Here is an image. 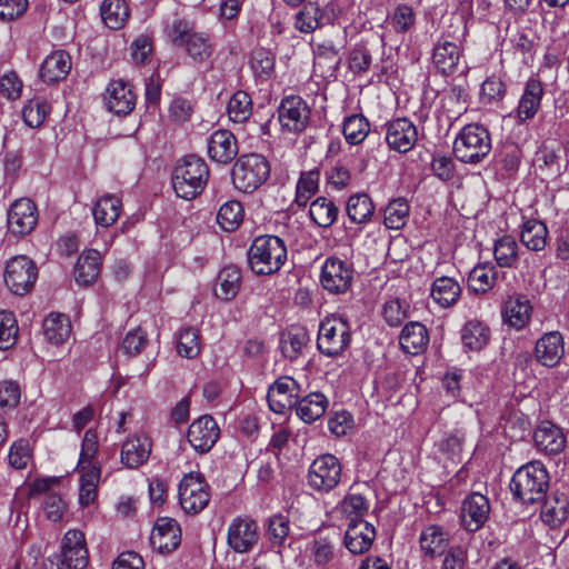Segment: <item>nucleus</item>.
Masks as SVG:
<instances>
[{
	"instance_id": "nucleus-1",
	"label": "nucleus",
	"mask_w": 569,
	"mask_h": 569,
	"mask_svg": "<svg viewBox=\"0 0 569 569\" xmlns=\"http://www.w3.org/2000/svg\"><path fill=\"white\" fill-rule=\"evenodd\" d=\"M209 179V167L194 154L183 157L173 168L171 180L176 194L191 200L202 193Z\"/></svg>"
},
{
	"instance_id": "nucleus-2",
	"label": "nucleus",
	"mask_w": 569,
	"mask_h": 569,
	"mask_svg": "<svg viewBox=\"0 0 569 569\" xmlns=\"http://www.w3.org/2000/svg\"><path fill=\"white\" fill-rule=\"evenodd\" d=\"M548 487L549 473L539 461H532L520 467L513 473L510 482L513 497L527 505L543 500Z\"/></svg>"
},
{
	"instance_id": "nucleus-3",
	"label": "nucleus",
	"mask_w": 569,
	"mask_h": 569,
	"mask_svg": "<svg viewBox=\"0 0 569 569\" xmlns=\"http://www.w3.org/2000/svg\"><path fill=\"white\" fill-rule=\"evenodd\" d=\"M248 263L257 274L277 272L287 259V248L283 240L277 236L257 237L248 249Z\"/></svg>"
},
{
	"instance_id": "nucleus-4",
	"label": "nucleus",
	"mask_w": 569,
	"mask_h": 569,
	"mask_svg": "<svg viewBox=\"0 0 569 569\" xmlns=\"http://www.w3.org/2000/svg\"><path fill=\"white\" fill-rule=\"evenodd\" d=\"M168 41L182 48L194 61L202 62L212 54V47L206 33L194 31L193 24L186 19H174L164 28Z\"/></svg>"
},
{
	"instance_id": "nucleus-5",
	"label": "nucleus",
	"mask_w": 569,
	"mask_h": 569,
	"mask_svg": "<svg viewBox=\"0 0 569 569\" xmlns=\"http://www.w3.org/2000/svg\"><path fill=\"white\" fill-rule=\"evenodd\" d=\"M491 150L489 131L478 123L465 126L457 134L452 151L460 162L477 164L481 162Z\"/></svg>"
},
{
	"instance_id": "nucleus-6",
	"label": "nucleus",
	"mask_w": 569,
	"mask_h": 569,
	"mask_svg": "<svg viewBox=\"0 0 569 569\" xmlns=\"http://www.w3.org/2000/svg\"><path fill=\"white\" fill-rule=\"evenodd\" d=\"M270 176V164L262 154L240 156L231 171L233 186L242 192L250 193L261 187Z\"/></svg>"
},
{
	"instance_id": "nucleus-7",
	"label": "nucleus",
	"mask_w": 569,
	"mask_h": 569,
	"mask_svg": "<svg viewBox=\"0 0 569 569\" xmlns=\"http://www.w3.org/2000/svg\"><path fill=\"white\" fill-rule=\"evenodd\" d=\"M349 323L341 317H326L319 327L317 347L328 357L340 356L350 345Z\"/></svg>"
},
{
	"instance_id": "nucleus-8",
	"label": "nucleus",
	"mask_w": 569,
	"mask_h": 569,
	"mask_svg": "<svg viewBox=\"0 0 569 569\" xmlns=\"http://www.w3.org/2000/svg\"><path fill=\"white\" fill-rule=\"evenodd\" d=\"M211 498L210 486L199 472L183 476L179 485V502L184 512L197 515L202 511Z\"/></svg>"
},
{
	"instance_id": "nucleus-9",
	"label": "nucleus",
	"mask_w": 569,
	"mask_h": 569,
	"mask_svg": "<svg viewBox=\"0 0 569 569\" xmlns=\"http://www.w3.org/2000/svg\"><path fill=\"white\" fill-rule=\"evenodd\" d=\"M38 278L36 263L26 256L11 258L4 270V283L9 290L17 295L28 293L34 286Z\"/></svg>"
},
{
	"instance_id": "nucleus-10",
	"label": "nucleus",
	"mask_w": 569,
	"mask_h": 569,
	"mask_svg": "<svg viewBox=\"0 0 569 569\" xmlns=\"http://www.w3.org/2000/svg\"><path fill=\"white\" fill-rule=\"evenodd\" d=\"M341 479V465L330 453L321 455L313 460L308 472L309 486L319 492H329Z\"/></svg>"
},
{
	"instance_id": "nucleus-11",
	"label": "nucleus",
	"mask_w": 569,
	"mask_h": 569,
	"mask_svg": "<svg viewBox=\"0 0 569 569\" xmlns=\"http://www.w3.org/2000/svg\"><path fill=\"white\" fill-rule=\"evenodd\" d=\"M311 110L299 96H289L282 99L278 108V120L281 128L289 132H302L310 120Z\"/></svg>"
},
{
	"instance_id": "nucleus-12",
	"label": "nucleus",
	"mask_w": 569,
	"mask_h": 569,
	"mask_svg": "<svg viewBox=\"0 0 569 569\" xmlns=\"http://www.w3.org/2000/svg\"><path fill=\"white\" fill-rule=\"evenodd\" d=\"M259 538V527L249 517H237L228 527L227 543L237 553L251 551Z\"/></svg>"
},
{
	"instance_id": "nucleus-13",
	"label": "nucleus",
	"mask_w": 569,
	"mask_h": 569,
	"mask_svg": "<svg viewBox=\"0 0 569 569\" xmlns=\"http://www.w3.org/2000/svg\"><path fill=\"white\" fill-rule=\"evenodd\" d=\"M301 387L291 377L278 378L268 389L267 400L270 410L276 413H284L297 405L300 398Z\"/></svg>"
},
{
	"instance_id": "nucleus-14",
	"label": "nucleus",
	"mask_w": 569,
	"mask_h": 569,
	"mask_svg": "<svg viewBox=\"0 0 569 569\" xmlns=\"http://www.w3.org/2000/svg\"><path fill=\"white\" fill-rule=\"evenodd\" d=\"M353 269L347 262L338 258H328L322 266L320 281L327 291L343 293L352 283Z\"/></svg>"
},
{
	"instance_id": "nucleus-15",
	"label": "nucleus",
	"mask_w": 569,
	"mask_h": 569,
	"mask_svg": "<svg viewBox=\"0 0 569 569\" xmlns=\"http://www.w3.org/2000/svg\"><path fill=\"white\" fill-rule=\"evenodd\" d=\"M489 513L488 498L480 492H472L462 501L461 525L467 531L476 532L486 523Z\"/></svg>"
},
{
	"instance_id": "nucleus-16",
	"label": "nucleus",
	"mask_w": 569,
	"mask_h": 569,
	"mask_svg": "<svg viewBox=\"0 0 569 569\" xmlns=\"http://www.w3.org/2000/svg\"><path fill=\"white\" fill-rule=\"evenodd\" d=\"M38 210L33 201L27 198L12 203L8 211V228L11 233L26 236L37 226Z\"/></svg>"
},
{
	"instance_id": "nucleus-17",
	"label": "nucleus",
	"mask_w": 569,
	"mask_h": 569,
	"mask_svg": "<svg viewBox=\"0 0 569 569\" xmlns=\"http://www.w3.org/2000/svg\"><path fill=\"white\" fill-rule=\"evenodd\" d=\"M187 437L198 453H206L219 439L220 429L211 416H202L190 425Z\"/></svg>"
},
{
	"instance_id": "nucleus-18",
	"label": "nucleus",
	"mask_w": 569,
	"mask_h": 569,
	"mask_svg": "<svg viewBox=\"0 0 569 569\" xmlns=\"http://www.w3.org/2000/svg\"><path fill=\"white\" fill-rule=\"evenodd\" d=\"M150 543L159 553H170L181 543V529L171 518H159L152 529Z\"/></svg>"
},
{
	"instance_id": "nucleus-19",
	"label": "nucleus",
	"mask_w": 569,
	"mask_h": 569,
	"mask_svg": "<svg viewBox=\"0 0 569 569\" xmlns=\"http://www.w3.org/2000/svg\"><path fill=\"white\" fill-rule=\"evenodd\" d=\"M59 557L71 569H84L89 562V555L83 532L80 530H69L66 532L61 542V552Z\"/></svg>"
},
{
	"instance_id": "nucleus-20",
	"label": "nucleus",
	"mask_w": 569,
	"mask_h": 569,
	"mask_svg": "<svg viewBox=\"0 0 569 569\" xmlns=\"http://www.w3.org/2000/svg\"><path fill=\"white\" fill-rule=\"evenodd\" d=\"M418 139L416 126L407 118L387 123L386 141L390 149L405 153L413 148Z\"/></svg>"
},
{
	"instance_id": "nucleus-21",
	"label": "nucleus",
	"mask_w": 569,
	"mask_h": 569,
	"mask_svg": "<svg viewBox=\"0 0 569 569\" xmlns=\"http://www.w3.org/2000/svg\"><path fill=\"white\" fill-rule=\"evenodd\" d=\"M565 355L563 337L559 331H550L538 339L535 347L536 360L552 368L557 366Z\"/></svg>"
},
{
	"instance_id": "nucleus-22",
	"label": "nucleus",
	"mask_w": 569,
	"mask_h": 569,
	"mask_svg": "<svg viewBox=\"0 0 569 569\" xmlns=\"http://www.w3.org/2000/svg\"><path fill=\"white\" fill-rule=\"evenodd\" d=\"M376 538L375 527L362 520H351L345 535V546L355 555L368 551Z\"/></svg>"
},
{
	"instance_id": "nucleus-23",
	"label": "nucleus",
	"mask_w": 569,
	"mask_h": 569,
	"mask_svg": "<svg viewBox=\"0 0 569 569\" xmlns=\"http://www.w3.org/2000/svg\"><path fill=\"white\" fill-rule=\"evenodd\" d=\"M104 101L109 111L118 116H126L133 110L136 96L122 80H118L108 86Z\"/></svg>"
},
{
	"instance_id": "nucleus-24",
	"label": "nucleus",
	"mask_w": 569,
	"mask_h": 569,
	"mask_svg": "<svg viewBox=\"0 0 569 569\" xmlns=\"http://www.w3.org/2000/svg\"><path fill=\"white\" fill-rule=\"evenodd\" d=\"M208 153L218 163H229L238 154L237 139L229 130H217L208 142Z\"/></svg>"
},
{
	"instance_id": "nucleus-25",
	"label": "nucleus",
	"mask_w": 569,
	"mask_h": 569,
	"mask_svg": "<svg viewBox=\"0 0 569 569\" xmlns=\"http://www.w3.org/2000/svg\"><path fill=\"white\" fill-rule=\"evenodd\" d=\"M462 46L457 42L438 40L432 49V63L442 74L456 71L461 58Z\"/></svg>"
},
{
	"instance_id": "nucleus-26",
	"label": "nucleus",
	"mask_w": 569,
	"mask_h": 569,
	"mask_svg": "<svg viewBox=\"0 0 569 569\" xmlns=\"http://www.w3.org/2000/svg\"><path fill=\"white\" fill-rule=\"evenodd\" d=\"M536 447L549 455H558L566 447V437L560 428L549 421L541 422L533 432Z\"/></svg>"
},
{
	"instance_id": "nucleus-27",
	"label": "nucleus",
	"mask_w": 569,
	"mask_h": 569,
	"mask_svg": "<svg viewBox=\"0 0 569 569\" xmlns=\"http://www.w3.org/2000/svg\"><path fill=\"white\" fill-rule=\"evenodd\" d=\"M71 70V58L64 50H57L48 56L41 64L40 77L47 83L63 80Z\"/></svg>"
},
{
	"instance_id": "nucleus-28",
	"label": "nucleus",
	"mask_w": 569,
	"mask_h": 569,
	"mask_svg": "<svg viewBox=\"0 0 569 569\" xmlns=\"http://www.w3.org/2000/svg\"><path fill=\"white\" fill-rule=\"evenodd\" d=\"M151 452V442L146 436H134L122 445L121 461L129 468L143 465Z\"/></svg>"
},
{
	"instance_id": "nucleus-29",
	"label": "nucleus",
	"mask_w": 569,
	"mask_h": 569,
	"mask_svg": "<svg viewBox=\"0 0 569 569\" xmlns=\"http://www.w3.org/2000/svg\"><path fill=\"white\" fill-rule=\"evenodd\" d=\"M399 342L406 353L418 355L428 346L429 335L427 328L416 321L407 323L401 330Z\"/></svg>"
},
{
	"instance_id": "nucleus-30",
	"label": "nucleus",
	"mask_w": 569,
	"mask_h": 569,
	"mask_svg": "<svg viewBox=\"0 0 569 569\" xmlns=\"http://www.w3.org/2000/svg\"><path fill=\"white\" fill-rule=\"evenodd\" d=\"M542 96V83L537 79H529L517 108V114L521 121L535 117L540 107Z\"/></svg>"
},
{
	"instance_id": "nucleus-31",
	"label": "nucleus",
	"mask_w": 569,
	"mask_h": 569,
	"mask_svg": "<svg viewBox=\"0 0 569 569\" xmlns=\"http://www.w3.org/2000/svg\"><path fill=\"white\" fill-rule=\"evenodd\" d=\"M101 267V256L97 250H88L79 258L74 267V279L79 286H89L93 283Z\"/></svg>"
},
{
	"instance_id": "nucleus-32",
	"label": "nucleus",
	"mask_w": 569,
	"mask_h": 569,
	"mask_svg": "<svg viewBox=\"0 0 569 569\" xmlns=\"http://www.w3.org/2000/svg\"><path fill=\"white\" fill-rule=\"evenodd\" d=\"M327 398L321 392H311L297 399V415L308 423H311L323 416L327 409Z\"/></svg>"
},
{
	"instance_id": "nucleus-33",
	"label": "nucleus",
	"mask_w": 569,
	"mask_h": 569,
	"mask_svg": "<svg viewBox=\"0 0 569 569\" xmlns=\"http://www.w3.org/2000/svg\"><path fill=\"white\" fill-rule=\"evenodd\" d=\"M568 507L569 502L565 495L553 493L541 505L540 517L547 525L557 527L567 519Z\"/></svg>"
},
{
	"instance_id": "nucleus-34",
	"label": "nucleus",
	"mask_w": 569,
	"mask_h": 569,
	"mask_svg": "<svg viewBox=\"0 0 569 569\" xmlns=\"http://www.w3.org/2000/svg\"><path fill=\"white\" fill-rule=\"evenodd\" d=\"M461 295L459 283L450 277L437 278L431 288L432 299L441 307L449 308L453 306Z\"/></svg>"
},
{
	"instance_id": "nucleus-35",
	"label": "nucleus",
	"mask_w": 569,
	"mask_h": 569,
	"mask_svg": "<svg viewBox=\"0 0 569 569\" xmlns=\"http://www.w3.org/2000/svg\"><path fill=\"white\" fill-rule=\"evenodd\" d=\"M420 547L426 556L435 557L445 552L449 537L439 526H428L420 535Z\"/></svg>"
},
{
	"instance_id": "nucleus-36",
	"label": "nucleus",
	"mask_w": 569,
	"mask_h": 569,
	"mask_svg": "<svg viewBox=\"0 0 569 569\" xmlns=\"http://www.w3.org/2000/svg\"><path fill=\"white\" fill-rule=\"evenodd\" d=\"M43 333L54 345L63 343L71 333V323L63 313H50L43 321Z\"/></svg>"
},
{
	"instance_id": "nucleus-37",
	"label": "nucleus",
	"mask_w": 569,
	"mask_h": 569,
	"mask_svg": "<svg viewBox=\"0 0 569 569\" xmlns=\"http://www.w3.org/2000/svg\"><path fill=\"white\" fill-rule=\"evenodd\" d=\"M240 283V269L236 266L224 267L218 276V287L214 290L216 296L222 300L229 301L237 296Z\"/></svg>"
},
{
	"instance_id": "nucleus-38",
	"label": "nucleus",
	"mask_w": 569,
	"mask_h": 569,
	"mask_svg": "<svg viewBox=\"0 0 569 569\" xmlns=\"http://www.w3.org/2000/svg\"><path fill=\"white\" fill-rule=\"evenodd\" d=\"M338 213L337 206L326 197L313 200L309 209L311 220L321 228L331 227L337 220Z\"/></svg>"
},
{
	"instance_id": "nucleus-39",
	"label": "nucleus",
	"mask_w": 569,
	"mask_h": 569,
	"mask_svg": "<svg viewBox=\"0 0 569 569\" xmlns=\"http://www.w3.org/2000/svg\"><path fill=\"white\" fill-rule=\"evenodd\" d=\"M101 18L110 29L122 28L129 18V8L124 0H103Z\"/></svg>"
},
{
	"instance_id": "nucleus-40",
	"label": "nucleus",
	"mask_w": 569,
	"mask_h": 569,
	"mask_svg": "<svg viewBox=\"0 0 569 569\" xmlns=\"http://www.w3.org/2000/svg\"><path fill=\"white\" fill-rule=\"evenodd\" d=\"M121 201L113 196L100 198L93 207V217L97 224L109 227L117 221L120 214Z\"/></svg>"
},
{
	"instance_id": "nucleus-41",
	"label": "nucleus",
	"mask_w": 569,
	"mask_h": 569,
	"mask_svg": "<svg viewBox=\"0 0 569 569\" xmlns=\"http://www.w3.org/2000/svg\"><path fill=\"white\" fill-rule=\"evenodd\" d=\"M547 233L548 230L545 223L538 220H529L522 227L520 240L529 250L540 251L547 244Z\"/></svg>"
},
{
	"instance_id": "nucleus-42",
	"label": "nucleus",
	"mask_w": 569,
	"mask_h": 569,
	"mask_svg": "<svg viewBox=\"0 0 569 569\" xmlns=\"http://www.w3.org/2000/svg\"><path fill=\"white\" fill-rule=\"evenodd\" d=\"M375 212L372 200L367 193H357L347 202V214L355 223L368 222Z\"/></svg>"
},
{
	"instance_id": "nucleus-43",
	"label": "nucleus",
	"mask_w": 569,
	"mask_h": 569,
	"mask_svg": "<svg viewBox=\"0 0 569 569\" xmlns=\"http://www.w3.org/2000/svg\"><path fill=\"white\" fill-rule=\"evenodd\" d=\"M530 309L528 300H521L520 298L509 299L503 308V319L511 327L521 329L529 321Z\"/></svg>"
},
{
	"instance_id": "nucleus-44",
	"label": "nucleus",
	"mask_w": 569,
	"mask_h": 569,
	"mask_svg": "<svg viewBox=\"0 0 569 569\" xmlns=\"http://www.w3.org/2000/svg\"><path fill=\"white\" fill-rule=\"evenodd\" d=\"M497 280V270L493 266H477L468 277L469 289L477 293L489 291Z\"/></svg>"
},
{
	"instance_id": "nucleus-45",
	"label": "nucleus",
	"mask_w": 569,
	"mask_h": 569,
	"mask_svg": "<svg viewBox=\"0 0 569 569\" xmlns=\"http://www.w3.org/2000/svg\"><path fill=\"white\" fill-rule=\"evenodd\" d=\"M461 340L465 347L478 351L489 341V329L479 321H469L461 332Z\"/></svg>"
},
{
	"instance_id": "nucleus-46",
	"label": "nucleus",
	"mask_w": 569,
	"mask_h": 569,
	"mask_svg": "<svg viewBox=\"0 0 569 569\" xmlns=\"http://www.w3.org/2000/svg\"><path fill=\"white\" fill-rule=\"evenodd\" d=\"M243 219L242 204L237 200L223 203L217 214V222L226 231H233Z\"/></svg>"
},
{
	"instance_id": "nucleus-47",
	"label": "nucleus",
	"mask_w": 569,
	"mask_h": 569,
	"mask_svg": "<svg viewBox=\"0 0 569 569\" xmlns=\"http://www.w3.org/2000/svg\"><path fill=\"white\" fill-rule=\"evenodd\" d=\"M409 203L402 198L391 200L385 209V226L388 229H401L409 216Z\"/></svg>"
},
{
	"instance_id": "nucleus-48",
	"label": "nucleus",
	"mask_w": 569,
	"mask_h": 569,
	"mask_svg": "<svg viewBox=\"0 0 569 569\" xmlns=\"http://www.w3.org/2000/svg\"><path fill=\"white\" fill-rule=\"evenodd\" d=\"M370 130L369 121L362 114H352L343 122L342 132L350 144L362 142Z\"/></svg>"
},
{
	"instance_id": "nucleus-49",
	"label": "nucleus",
	"mask_w": 569,
	"mask_h": 569,
	"mask_svg": "<svg viewBox=\"0 0 569 569\" xmlns=\"http://www.w3.org/2000/svg\"><path fill=\"white\" fill-rule=\"evenodd\" d=\"M467 34V22L462 14L451 13L443 20V31L439 40L457 42L462 46Z\"/></svg>"
},
{
	"instance_id": "nucleus-50",
	"label": "nucleus",
	"mask_w": 569,
	"mask_h": 569,
	"mask_svg": "<svg viewBox=\"0 0 569 569\" xmlns=\"http://www.w3.org/2000/svg\"><path fill=\"white\" fill-rule=\"evenodd\" d=\"M251 111L252 102L247 92L239 90L230 98L228 114L233 122H244L251 116Z\"/></svg>"
},
{
	"instance_id": "nucleus-51",
	"label": "nucleus",
	"mask_w": 569,
	"mask_h": 569,
	"mask_svg": "<svg viewBox=\"0 0 569 569\" xmlns=\"http://www.w3.org/2000/svg\"><path fill=\"white\" fill-rule=\"evenodd\" d=\"M323 13L318 4L308 2L303 6L296 17V27L301 32H312L321 23Z\"/></svg>"
},
{
	"instance_id": "nucleus-52",
	"label": "nucleus",
	"mask_w": 569,
	"mask_h": 569,
	"mask_svg": "<svg viewBox=\"0 0 569 569\" xmlns=\"http://www.w3.org/2000/svg\"><path fill=\"white\" fill-rule=\"evenodd\" d=\"M319 172H303L298 180L296 188L295 202L299 207H305L310 198L318 191Z\"/></svg>"
},
{
	"instance_id": "nucleus-53",
	"label": "nucleus",
	"mask_w": 569,
	"mask_h": 569,
	"mask_svg": "<svg viewBox=\"0 0 569 569\" xmlns=\"http://www.w3.org/2000/svg\"><path fill=\"white\" fill-rule=\"evenodd\" d=\"M177 351L181 357L192 359L200 353V336L194 328H184L180 331L177 341Z\"/></svg>"
},
{
	"instance_id": "nucleus-54",
	"label": "nucleus",
	"mask_w": 569,
	"mask_h": 569,
	"mask_svg": "<svg viewBox=\"0 0 569 569\" xmlns=\"http://www.w3.org/2000/svg\"><path fill=\"white\" fill-rule=\"evenodd\" d=\"M518 244L510 236L500 238L495 244V258L500 267L510 268L518 258Z\"/></svg>"
},
{
	"instance_id": "nucleus-55",
	"label": "nucleus",
	"mask_w": 569,
	"mask_h": 569,
	"mask_svg": "<svg viewBox=\"0 0 569 569\" xmlns=\"http://www.w3.org/2000/svg\"><path fill=\"white\" fill-rule=\"evenodd\" d=\"M18 337L17 320L12 312H0V349L7 350L11 348Z\"/></svg>"
},
{
	"instance_id": "nucleus-56",
	"label": "nucleus",
	"mask_w": 569,
	"mask_h": 569,
	"mask_svg": "<svg viewBox=\"0 0 569 569\" xmlns=\"http://www.w3.org/2000/svg\"><path fill=\"white\" fill-rule=\"evenodd\" d=\"M49 112L48 103L41 99H32L24 106L22 117L30 128L40 127Z\"/></svg>"
},
{
	"instance_id": "nucleus-57",
	"label": "nucleus",
	"mask_w": 569,
	"mask_h": 569,
	"mask_svg": "<svg viewBox=\"0 0 569 569\" xmlns=\"http://www.w3.org/2000/svg\"><path fill=\"white\" fill-rule=\"evenodd\" d=\"M306 342L307 335L302 330L288 331L281 339V352L286 358L295 360L301 353Z\"/></svg>"
},
{
	"instance_id": "nucleus-58",
	"label": "nucleus",
	"mask_w": 569,
	"mask_h": 569,
	"mask_svg": "<svg viewBox=\"0 0 569 569\" xmlns=\"http://www.w3.org/2000/svg\"><path fill=\"white\" fill-rule=\"evenodd\" d=\"M98 436L93 429H88L84 433L79 461L77 465L78 470H86L92 465V461L98 452Z\"/></svg>"
},
{
	"instance_id": "nucleus-59",
	"label": "nucleus",
	"mask_w": 569,
	"mask_h": 569,
	"mask_svg": "<svg viewBox=\"0 0 569 569\" xmlns=\"http://www.w3.org/2000/svg\"><path fill=\"white\" fill-rule=\"evenodd\" d=\"M274 68V57L266 49H257L251 56V69L260 78H269Z\"/></svg>"
},
{
	"instance_id": "nucleus-60",
	"label": "nucleus",
	"mask_w": 569,
	"mask_h": 569,
	"mask_svg": "<svg viewBox=\"0 0 569 569\" xmlns=\"http://www.w3.org/2000/svg\"><path fill=\"white\" fill-rule=\"evenodd\" d=\"M416 22V14L411 7L407 4H399L391 17V26L396 32L405 33L413 27Z\"/></svg>"
},
{
	"instance_id": "nucleus-61",
	"label": "nucleus",
	"mask_w": 569,
	"mask_h": 569,
	"mask_svg": "<svg viewBox=\"0 0 569 569\" xmlns=\"http://www.w3.org/2000/svg\"><path fill=\"white\" fill-rule=\"evenodd\" d=\"M342 509L351 520H359L368 512V503L361 495L348 493L342 501Z\"/></svg>"
},
{
	"instance_id": "nucleus-62",
	"label": "nucleus",
	"mask_w": 569,
	"mask_h": 569,
	"mask_svg": "<svg viewBox=\"0 0 569 569\" xmlns=\"http://www.w3.org/2000/svg\"><path fill=\"white\" fill-rule=\"evenodd\" d=\"M22 81L14 71H10L0 78V96L8 100H16L21 96Z\"/></svg>"
},
{
	"instance_id": "nucleus-63",
	"label": "nucleus",
	"mask_w": 569,
	"mask_h": 569,
	"mask_svg": "<svg viewBox=\"0 0 569 569\" xmlns=\"http://www.w3.org/2000/svg\"><path fill=\"white\" fill-rule=\"evenodd\" d=\"M30 457L29 443L23 439L12 443L8 456L10 466L18 470L27 467Z\"/></svg>"
},
{
	"instance_id": "nucleus-64",
	"label": "nucleus",
	"mask_w": 569,
	"mask_h": 569,
	"mask_svg": "<svg viewBox=\"0 0 569 569\" xmlns=\"http://www.w3.org/2000/svg\"><path fill=\"white\" fill-rule=\"evenodd\" d=\"M28 6V0H0V20L13 21L21 18Z\"/></svg>"
}]
</instances>
